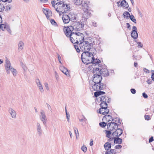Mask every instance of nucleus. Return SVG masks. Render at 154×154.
Listing matches in <instances>:
<instances>
[{"label": "nucleus", "mask_w": 154, "mask_h": 154, "mask_svg": "<svg viewBox=\"0 0 154 154\" xmlns=\"http://www.w3.org/2000/svg\"><path fill=\"white\" fill-rule=\"evenodd\" d=\"M100 98V101L102 102L107 101V103L109 102V99L108 97H106V96H100L99 97Z\"/></svg>", "instance_id": "bb28decb"}, {"label": "nucleus", "mask_w": 154, "mask_h": 154, "mask_svg": "<svg viewBox=\"0 0 154 154\" xmlns=\"http://www.w3.org/2000/svg\"><path fill=\"white\" fill-rule=\"evenodd\" d=\"M131 92L133 94H135L136 93V90L133 88H132L130 90Z\"/></svg>", "instance_id": "680f3d73"}, {"label": "nucleus", "mask_w": 154, "mask_h": 154, "mask_svg": "<svg viewBox=\"0 0 154 154\" xmlns=\"http://www.w3.org/2000/svg\"><path fill=\"white\" fill-rule=\"evenodd\" d=\"M130 17L131 20L134 22V23H136V20L134 16L133 15H130Z\"/></svg>", "instance_id": "4c0bfd02"}, {"label": "nucleus", "mask_w": 154, "mask_h": 154, "mask_svg": "<svg viewBox=\"0 0 154 154\" xmlns=\"http://www.w3.org/2000/svg\"><path fill=\"white\" fill-rule=\"evenodd\" d=\"M123 133L122 130L120 128H117L114 132L112 133L113 136L119 137Z\"/></svg>", "instance_id": "dca6fc26"}, {"label": "nucleus", "mask_w": 154, "mask_h": 154, "mask_svg": "<svg viewBox=\"0 0 154 154\" xmlns=\"http://www.w3.org/2000/svg\"><path fill=\"white\" fill-rule=\"evenodd\" d=\"M57 55L58 59V61H59V63H60L62 64V63L61 62V56H60V55H59L58 54H57Z\"/></svg>", "instance_id": "864d4df0"}, {"label": "nucleus", "mask_w": 154, "mask_h": 154, "mask_svg": "<svg viewBox=\"0 0 154 154\" xmlns=\"http://www.w3.org/2000/svg\"><path fill=\"white\" fill-rule=\"evenodd\" d=\"M115 149H111L110 150H107L105 152V154H116Z\"/></svg>", "instance_id": "72a5a7b5"}, {"label": "nucleus", "mask_w": 154, "mask_h": 154, "mask_svg": "<svg viewBox=\"0 0 154 154\" xmlns=\"http://www.w3.org/2000/svg\"><path fill=\"white\" fill-rule=\"evenodd\" d=\"M131 35L133 38L136 39L138 36V34L137 31L132 30L131 32Z\"/></svg>", "instance_id": "393cba45"}, {"label": "nucleus", "mask_w": 154, "mask_h": 154, "mask_svg": "<svg viewBox=\"0 0 154 154\" xmlns=\"http://www.w3.org/2000/svg\"><path fill=\"white\" fill-rule=\"evenodd\" d=\"M104 108H101L99 109V113L100 114L104 115V111L105 109Z\"/></svg>", "instance_id": "e433bc0d"}, {"label": "nucleus", "mask_w": 154, "mask_h": 154, "mask_svg": "<svg viewBox=\"0 0 154 154\" xmlns=\"http://www.w3.org/2000/svg\"><path fill=\"white\" fill-rule=\"evenodd\" d=\"M40 119L41 120L42 122L44 125H45L47 119L45 113L43 110H42L40 112Z\"/></svg>", "instance_id": "9b49d317"}, {"label": "nucleus", "mask_w": 154, "mask_h": 154, "mask_svg": "<svg viewBox=\"0 0 154 154\" xmlns=\"http://www.w3.org/2000/svg\"><path fill=\"white\" fill-rule=\"evenodd\" d=\"M100 63V61L98 59L96 58L95 59L94 57L92 61V65H91L92 68L93 66H96L94 68H96V67H100L101 65L99 64V63Z\"/></svg>", "instance_id": "ddd939ff"}, {"label": "nucleus", "mask_w": 154, "mask_h": 154, "mask_svg": "<svg viewBox=\"0 0 154 154\" xmlns=\"http://www.w3.org/2000/svg\"><path fill=\"white\" fill-rule=\"evenodd\" d=\"M48 14H46V16L47 17V18L48 19V18L50 17L51 16V15L52 13L51 11L49 10L48 11V12H47Z\"/></svg>", "instance_id": "c03bdc74"}, {"label": "nucleus", "mask_w": 154, "mask_h": 154, "mask_svg": "<svg viewBox=\"0 0 154 154\" xmlns=\"http://www.w3.org/2000/svg\"><path fill=\"white\" fill-rule=\"evenodd\" d=\"M68 15L69 16L70 21H75L76 20V17L75 13L70 12Z\"/></svg>", "instance_id": "4be33fe9"}, {"label": "nucleus", "mask_w": 154, "mask_h": 154, "mask_svg": "<svg viewBox=\"0 0 154 154\" xmlns=\"http://www.w3.org/2000/svg\"><path fill=\"white\" fill-rule=\"evenodd\" d=\"M5 67L8 74H10L9 69L12 67L11 66V64L10 61L6 58L5 61Z\"/></svg>", "instance_id": "f8f14e48"}, {"label": "nucleus", "mask_w": 154, "mask_h": 154, "mask_svg": "<svg viewBox=\"0 0 154 154\" xmlns=\"http://www.w3.org/2000/svg\"><path fill=\"white\" fill-rule=\"evenodd\" d=\"M69 16L68 15L63 14L62 16V19L64 23H68L70 20Z\"/></svg>", "instance_id": "412c9836"}, {"label": "nucleus", "mask_w": 154, "mask_h": 154, "mask_svg": "<svg viewBox=\"0 0 154 154\" xmlns=\"http://www.w3.org/2000/svg\"><path fill=\"white\" fill-rule=\"evenodd\" d=\"M81 149L85 152H86L87 150V148L84 145H83Z\"/></svg>", "instance_id": "de8ad7c7"}, {"label": "nucleus", "mask_w": 154, "mask_h": 154, "mask_svg": "<svg viewBox=\"0 0 154 154\" xmlns=\"http://www.w3.org/2000/svg\"><path fill=\"white\" fill-rule=\"evenodd\" d=\"M143 96L145 98H146L148 97V95L145 93H143L142 94Z\"/></svg>", "instance_id": "e2e57ef3"}, {"label": "nucleus", "mask_w": 154, "mask_h": 154, "mask_svg": "<svg viewBox=\"0 0 154 154\" xmlns=\"http://www.w3.org/2000/svg\"><path fill=\"white\" fill-rule=\"evenodd\" d=\"M88 64L92 63V61L93 59L94 56L93 54L91 52H88Z\"/></svg>", "instance_id": "5701e85b"}, {"label": "nucleus", "mask_w": 154, "mask_h": 154, "mask_svg": "<svg viewBox=\"0 0 154 154\" xmlns=\"http://www.w3.org/2000/svg\"><path fill=\"white\" fill-rule=\"evenodd\" d=\"M49 10H47L46 9H45V8H43L42 9V11L46 15L48 13L47 12H48V11H49Z\"/></svg>", "instance_id": "6e6d98bb"}, {"label": "nucleus", "mask_w": 154, "mask_h": 154, "mask_svg": "<svg viewBox=\"0 0 154 154\" xmlns=\"http://www.w3.org/2000/svg\"><path fill=\"white\" fill-rule=\"evenodd\" d=\"M137 43L138 44V46L140 47L141 48H142L143 47V45L141 44V42H138Z\"/></svg>", "instance_id": "774afa93"}, {"label": "nucleus", "mask_w": 154, "mask_h": 154, "mask_svg": "<svg viewBox=\"0 0 154 154\" xmlns=\"http://www.w3.org/2000/svg\"><path fill=\"white\" fill-rule=\"evenodd\" d=\"M99 125L102 128L105 127L106 125V123L104 122L100 123Z\"/></svg>", "instance_id": "a19ab883"}, {"label": "nucleus", "mask_w": 154, "mask_h": 154, "mask_svg": "<svg viewBox=\"0 0 154 154\" xmlns=\"http://www.w3.org/2000/svg\"><path fill=\"white\" fill-rule=\"evenodd\" d=\"M93 81L94 83H100L102 80V78L99 74L96 73L94 72V69L93 68Z\"/></svg>", "instance_id": "6e6552de"}, {"label": "nucleus", "mask_w": 154, "mask_h": 154, "mask_svg": "<svg viewBox=\"0 0 154 154\" xmlns=\"http://www.w3.org/2000/svg\"><path fill=\"white\" fill-rule=\"evenodd\" d=\"M94 69V72L96 73L99 74L104 76H107L109 75V72L108 70L106 68H101L100 67H96Z\"/></svg>", "instance_id": "20e7f679"}, {"label": "nucleus", "mask_w": 154, "mask_h": 154, "mask_svg": "<svg viewBox=\"0 0 154 154\" xmlns=\"http://www.w3.org/2000/svg\"><path fill=\"white\" fill-rule=\"evenodd\" d=\"M74 47L77 51L79 52L80 51V49L79 48L78 46L77 45H74Z\"/></svg>", "instance_id": "bf43d9fd"}, {"label": "nucleus", "mask_w": 154, "mask_h": 154, "mask_svg": "<svg viewBox=\"0 0 154 154\" xmlns=\"http://www.w3.org/2000/svg\"><path fill=\"white\" fill-rule=\"evenodd\" d=\"M117 3L118 4V6L119 7L120 6V5L121 7H123L125 8H128L129 7L128 3L125 0H122L120 3V4H119V3H120L119 2H117Z\"/></svg>", "instance_id": "a211bd4d"}, {"label": "nucleus", "mask_w": 154, "mask_h": 154, "mask_svg": "<svg viewBox=\"0 0 154 154\" xmlns=\"http://www.w3.org/2000/svg\"><path fill=\"white\" fill-rule=\"evenodd\" d=\"M104 146L105 149L107 151L111 148V144L109 142L106 143Z\"/></svg>", "instance_id": "7c9ffc66"}, {"label": "nucleus", "mask_w": 154, "mask_h": 154, "mask_svg": "<svg viewBox=\"0 0 154 154\" xmlns=\"http://www.w3.org/2000/svg\"><path fill=\"white\" fill-rule=\"evenodd\" d=\"M89 8V6L88 4L85 2L84 3H83L82 6V9L83 11L84 10H88Z\"/></svg>", "instance_id": "cd10ccee"}, {"label": "nucleus", "mask_w": 154, "mask_h": 154, "mask_svg": "<svg viewBox=\"0 0 154 154\" xmlns=\"http://www.w3.org/2000/svg\"><path fill=\"white\" fill-rule=\"evenodd\" d=\"M126 25L127 26V28L128 29L130 30L131 29V28L130 27V25L129 23H126Z\"/></svg>", "instance_id": "69168bd1"}, {"label": "nucleus", "mask_w": 154, "mask_h": 154, "mask_svg": "<svg viewBox=\"0 0 154 154\" xmlns=\"http://www.w3.org/2000/svg\"><path fill=\"white\" fill-rule=\"evenodd\" d=\"M44 85H45V86L46 89L48 91L49 90V87H48V84L47 82L45 83H44Z\"/></svg>", "instance_id": "5fc2aeb1"}, {"label": "nucleus", "mask_w": 154, "mask_h": 154, "mask_svg": "<svg viewBox=\"0 0 154 154\" xmlns=\"http://www.w3.org/2000/svg\"><path fill=\"white\" fill-rule=\"evenodd\" d=\"M93 44L91 43H89L87 41H84L81 44H79L81 50L84 52H89Z\"/></svg>", "instance_id": "7ed1b4c3"}, {"label": "nucleus", "mask_w": 154, "mask_h": 154, "mask_svg": "<svg viewBox=\"0 0 154 154\" xmlns=\"http://www.w3.org/2000/svg\"><path fill=\"white\" fill-rule=\"evenodd\" d=\"M51 23L52 25H54V26H57V24L55 21L54 19H51Z\"/></svg>", "instance_id": "37998d69"}, {"label": "nucleus", "mask_w": 154, "mask_h": 154, "mask_svg": "<svg viewBox=\"0 0 154 154\" xmlns=\"http://www.w3.org/2000/svg\"><path fill=\"white\" fill-rule=\"evenodd\" d=\"M113 139L114 140V142L115 143H116L117 144H121L122 142V139L119 138V137H112L111 138H110L109 139V141L110 140H112Z\"/></svg>", "instance_id": "aec40b11"}, {"label": "nucleus", "mask_w": 154, "mask_h": 154, "mask_svg": "<svg viewBox=\"0 0 154 154\" xmlns=\"http://www.w3.org/2000/svg\"><path fill=\"white\" fill-rule=\"evenodd\" d=\"M35 82L39 91L41 93H43L44 90L43 88V86L39 79H36L35 80Z\"/></svg>", "instance_id": "f3484780"}, {"label": "nucleus", "mask_w": 154, "mask_h": 154, "mask_svg": "<svg viewBox=\"0 0 154 154\" xmlns=\"http://www.w3.org/2000/svg\"><path fill=\"white\" fill-rule=\"evenodd\" d=\"M105 93L104 91H96L94 93V96L95 97H97L99 96H101L102 95L104 94Z\"/></svg>", "instance_id": "c85d7f7f"}, {"label": "nucleus", "mask_w": 154, "mask_h": 154, "mask_svg": "<svg viewBox=\"0 0 154 154\" xmlns=\"http://www.w3.org/2000/svg\"><path fill=\"white\" fill-rule=\"evenodd\" d=\"M55 2L54 1H52L51 2V4L52 5V6L53 7H54L55 9V10L56 8L55 7L57 5V4L58 3V2L57 3H56V4H55Z\"/></svg>", "instance_id": "49530a36"}, {"label": "nucleus", "mask_w": 154, "mask_h": 154, "mask_svg": "<svg viewBox=\"0 0 154 154\" xmlns=\"http://www.w3.org/2000/svg\"><path fill=\"white\" fill-rule=\"evenodd\" d=\"M6 29L10 33H11V30L10 29V26L8 25H6V26L5 27V29Z\"/></svg>", "instance_id": "79ce46f5"}, {"label": "nucleus", "mask_w": 154, "mask_h": 154, "mask_svg": "<svg viewBox=\"0 0 154 154\" xmlns=\"http://www.w3.org/2000/svg\"><path fill=\"white\" fill-rule=\"evenodd\" d=\"M8 111L11 117L15 119L16 117L17 113L15 110L11 108H9Z\"/></svg>", "instance_id": "6ab92c4d"}, {"label": "nucleus", "mask_w": 154, "mask_h": 154, "mask_svg": "<svg viewBox=\"0 0 154 154\" xmlns=\"http://www.w3.org/2000/svg\"><path fill=\"white\" fill-rule=\"evenodd\" d=\"M73 3L76 5H79L82 2V0H72Z\"/></svg>", "instance_id": "c756f323"}, {"label": "nucleus", "mask_w": 154, "mask_h": 154, "mask_svg": "<svg viewBox=\"0 0 154 154\" xmlns=\"http://www.w3.org/2000/svg\"><path fill=\"white\" fill-rule=\"evenodd\" d=\"M107 101H103L100 104V107L101 108H106L107 107Z\"/></svg>", "instance_id": "473e14b6"}, {"label": "nucleus", "mask_w": 154, "mask_h": 154, "mask_svg": "<svg viewBox=\"0 0 154 154\" xmlns=\"http://www.w3.org/2000/svg\"><path fill=\"white\" fill-rule=\"evenodd\" d=\"M83 17L84 18L85 20H86L91 16V11L89 10L83 11Z\"/></svg>", "instance_id": "4468645a"}, {"label": "nucleus", "mask_w": 154, "mask_h": 154, "mask_svg": "<svg viewBox=\"0 0 154 154\" xmlns=\"http://www.w3.org/2000/svg\"><path fill=\"white\" fill-rule=\"evenodd\" d=\"M123 15L125 18L126 17L127 19L129 18L130 14L128 12L125 11L123 13Z\"/></svg>", "instance_id": "f704fd0d"}, {"label": "nucleus", "mask_w": 154, "mask_h": 154, "mask_svg": "<svg viewBox=\"0 0 154 154\" xmlns=\"http://www.w3.org/2000/svg\"><path fill=\"white\" fill-rule=\"evenodd\" d=\"M111 131L109 130L108 131H106V136L108 138L110 137V135L111 133Z\"/></svg>", "instance_id": "ea45409f"}, {"label": "nucleus", "mask_w": 154, "mask_h": 154, "mask_svg": "<svg viewBox=\"0 0 154 154\" xmlns=\"http://www.w3.org/2000/svg\"><path fill=\"white\" fill-rule=\"evenodd\" d=\"M56 7V11L60 14L68 12L70 9L69 6L67 4H64L61 1L58 2Z\"/></svg>", "instance_id": "f03ea898"}, {"label": "nucleus", "mask_w": 154, "mask_h": 154, "mask_svg": "<svg viewBox=\"0 0 154 154\" xmlns=\"http://www.w3.org/2000/svg\"><path fill=\"white\" fill-rule=\"evenodd\" d=\"M144 117L145 119L146 120H149L151 119L150 116L148 115H145Z\"/></svg>", "instance_id": "3c124183"}, {"label": "nucleus", "mask_w": 154, "mask_h": 154, "mask_svg": "<svg viewBox=\"0 0 154 154\" xmlns=\"http://www.w3.org/2000/svg\"><path fill=\"white\" fill-rule=\"evenodd\" d=\"M122 147V146L120 145H117L115 146V148L116 149H120Z\"/></svg>", "instance_id": "052dcab7"}, {"label": "nucleus", "mask_w": 154, "mask_h": 154, "mask_svg": "<svg viewBox=\"0 0 154 154\" xmlns=\"http://www.w3.org/2000/svg\"><path fill=\"white\" fill-rule=\"evenodd\" d=\"M83 117L84 118L83 119H80L79 121L81 122H82L83 121H84L85 123H86L87 119L84 116H83Z\"/></svg>", "instance_id": "603ef678"}, {"label": "nucleus", "mask_w": 154, "mask_h": 154, "mask_svg": "<svg viewBox=\"0 0 154 154\" xmlns=\"http://www.w3.org/2000/svg\"><path fill=\"white\" fill-rule=\"evenodd\" d=\"M86 24V21H84L83 20H81L80 22H76L74 23L75 30L77 31H80L83 29L84 26Z\"/></svg>", "instance_id": "39448f33"}, {"label": "nucleus", "mask_w": 154, "mask_h": 154, "mask_svg": "<svg viewBox=\"0 0 154 154\" xmlns=\"http://www.w3.org/2000/svg\"><path fill=\"white\" fill-rule=\"evenodd\" d=\"M10 71L12 72L13 75L14 76H15L17 75V72L15 69L13 67H12L10 68V69H9L10 72Z\"/></svg>", "instance_id": "2f4dec72"}, {"label": "nucleus", "mask_w": 154, "mask_h": 154, "mask_svg": "<svg viewBox=\"0 0 154 154\" xmlns=\"http://www.w3.org/2000/svg\"><path fill=\"white\" fill-rule=\"evenodd\" d=\"M88 52H84L81 55V59L83 63L86 64H88Z\"/></svg>", "instance_id": "9d476101"}, {"label": "nucleus", "mask_w": 154, "mask_h": 154, "mask_svg": "<svg viewBox=\"0 0 154 154\" xmlns=\"http://www.w3.org/2000/svg\"><path fill=\"white\" fill-rule=\"evenodd\" d=\"M73 26H70L67 27H64L63 28V31L64 32L67 37H70V35L72 33H74V32H72V31L75 28L74 27V24H73Z\"/></svg>", "instance_id": "0eeeda50"}, {"label": "nucleus", "mask_w": 154, "mask_h": 154, "mask_svg": "<svg viewBox=\"0 0 154 154\" xmlns=\"http://www.w3.org/2000/svg\"><path fill=\"white\" fill-rule=\"evenodd\" d=\"M60 69V70L66 75H69V72L66 68L63 66H61Z\"/></svg>", "instance_id": "a878e982"}, {"label": "nucleus", "mask_w": 154, "mask_h": 154, "mask_svg": "<svg viewBox=\"0 0 154 154\" xmlns=\"http://www.w3.org/2000/svg\"><path fill=\"white\" fill-rule=\"evenodd\" d=\"M84 38L85 35L83 34L78 32L71 34L70 39L72 43L78 44L84 41Z\"/></svg>", "instance_id": "f257e3e1"}, {"label": "nucleus", "mask_w": 154, "mask_h": 154, "mask_svg": "<svg viewBox=\"0 0 154 154\" xmlns=\"http://www.w3.org/2000/svg\"><path fill=\"white\" fill-rule=\"evenodd\" d=\"M119 119L117 118H115V119H112V121L111 122H114L116 124L119 123V124H121L120 122L119 121Z\"/></svg>", "instance_id": "c9c22d12"}, {"label": "nucleus", "mask_w": 154, "mask_h": 154, "mask_svg": "<svg viewBox=\"0 0 154 154\" xmlns=\"http://www.w3.org/2000/svg\"><path fill=\"white\" fill-rule=\"evenodd\" d=\"M5 9L4 5L2 4H0V12L2 11Z\"/></svg>", "instance_id": "a18cd8bd"}, {"label": "nucleus", "mask_w": 154, "mask_h": 154, "mask_svg": "<svg viewBox=\"0 0 154 154\" xmlns=\"http://www.w3.org/2000/svg\"><path fill=\"white\" fill-rule=\"evenodd\" d=\"M152 81L150 79H148V80H147V83L149 84H151L152 83Z\"/></svg>", "instance_id": "338daca9"}, {"label": "nucleus", "mask_w": 154, "mask_h": 154, "mask_svg": "<svg viewBox=\"0 0 154 154\" xmlns=\"http://www.w3.org/2000/svg\"><path fill=\"white\" fill-rule=\"evenodd\" d=\"M107 129L112 131H115L118 127V124H116L114 122H111L107 125Z\"/></svg>", "instance_id": "1a4fd4ad"}, {"label": "nucleus", "mask_w": 154, "mask_h": 154, "mask_svg": "<svg viewBox=\"0 0 154 154\" xmlns=\"http://www.w3.org/2000/svg\"><path fill=\"white\" fill-rule=\"evenodd\" d=\"M143 69L144 71L146 73H149V70L146 68H144Z\"/></svg>", "instance_id": "0e129e2a"}, {"label": "nucleus", "mask_w": 154, "mask_h": 154, "mask_svg": "<svg viewBox=\"0 0 154 154\" xmlns=\"http://www.w3.org/2000/svg\"><path fill=\"white\" fill-rule=\"evenodd\" d=\"M105 109H104V115L108 114L109 113V110L107 109V108H105Z\"/></svg>", "instance_id": "13d9d810"}, {"label": "nucleus", "mask_w": 154, "mask_h": 154, "mask_svg": "<svg viewBox=\"0 0 154 154\" xmlns=\"http://www.w3.org/2000/svg\"><path fill=\"white\" fill-rule=\"evenodd\" d=\"M20 64L21 66L22 67V68L25 71V72L27 69V67L22 62H20Z\"/></svg>", "instance_id": "58836bf2"}, {"label": "nucleus", "mask_w": 154, "mask_h": 154, "mask_svg": "<svg viewBox=\"0 0 154 154\" xmlns=\"http://www.w3.org/2000/svg\"><path fill=\"white\" fill-rule=\"evenodd\" d=\"M24 47V43L22 41H20L18 44V51H22Z\"/></svg>", "instance_id": "b1692460"}, {"label": "nucleus", "mask_w": 154, "mask_h": 154, "mask_svg": "<svg viewBox=\"0 0 154 154\" xmlns=\"http://www.w3.org/2000/svg\"><path fill=\"white\" fill-rule=\"evenodd\" d=\"M106 87V85L103 83H94L92 86V89L94 91H98L103 90Z\"/></svg>", "instance_id": "423d86ee"}, {"label": "nucleus", "mask_w": 154, "mask_h": 154, "mask_svg": "<svg viewBox=\"0 0 154 154\" xmlns=\"http://www.w3.org/2000/svg\"><path fill=\"white\" fill-rule=\"evenodd\" d=\"M66 109V118L67 119V121L68 122H69V117H70V116L69 114H68L67 112V110L66 109V108H65Z\"/></svg>", "instance_id": "09e8293b"}, {"label": "nucleus", "mask_w": 154, "mask_h": 154, "mask_svg": "<svg viewBox=\"0 0 154 154\" xmlns=\"http://www.w3.org/2000/svg\"><path fill=\"white\" fill-rule=\"evenodd\" d=\"M91 25L94 26L96 27L97 26V24L96 22H95L94 21H92L91 22Z\"/></svg>", "instance_id": "4d7b16f0"}, {"label": "nucleus", "mask_w": 154, "mask_h": 154, "mask_svg": "<svg viewBox=\"0 0 154 154\" xmlns=\"http://www.w3.org/2000/svg\"><path fill=\"white\" fill-rule=\"evenodd\" d=\"M36 128L38 135L39 137L41 136L42 134V130L40 123L39 122L36 123Z\"/></svg>", "instance_id": "2eb2a0df"}, {"label": "nucleus", "mask_w": 154, "mask_h": 154, "mask_svg": "<svg viewBox=\"0 0 154 154\" xmlns=\"http://www.w3.org/2000/svg\"><path fill=\"white\" fill-rule=\"evenodd\" d=\"M6 24H2L0 25V29H1L3 30H4L5 29V27L6 26Z\"/></svg>", "instance_id": "8fccbe9b"}]
</instances>
